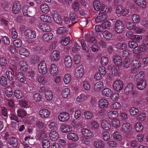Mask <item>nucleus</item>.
Masks as SVG:
<instances>
[{
    "instance_id": "a878e982",
    "label": "nucleus",
    "mask_w": 148,
    "mask_h": 148,
    "mask_svg": "<svg viewBox=\"0 0 148 148\" xmlns=\"http://www.w3.org/2000/svg\"><path fill=\"white\" fill-rule=\"evenodd\" d=\"M144 77V72L143 71H141L138 74L135 76V79L137 82L144 80L143 79Z\"/></svg>"
},
{
    "instance_id": "f257e3e1",
    "label": "nucleus",
    "mask_w": 148,
    "mask_h": 148,
    "mask_svg": "<svg viewBox=\"0 0 148 148\" xmlns=\"http://www.w3.org/2000/svg\"><path fill=\"white\" fill-rule=\"evenodd\" d=\"M125 27L120 21H116L114 28V31L118 33H121L124 30Z\"/></svg>"
},
{
    "instance_id": "a18cd8bd",
    "label": "nucleus",
    "mask_w": 148,
    "mask_h": 148,
    "mask_svg": "<svg viewBox=\"0 0 148 148\" xmlns=\"http://www.w3.org/2000/svg\"><path fill=\"white\" fill-rule=\"evenodd\" d=\"M70 91L69 88H66L63 89L62 91V97L64 98H66L69 95Z\"/></svg>"
},
{
    "instance_id": "39448f33",
    "label": "nucleus",
    "mask_w": 148,
    "mask_h": 148,
    "mask_svg": "<svg viewBox=\"0 0 148 148\" xmlns=\"http://www.w3.org/2000/svg\"><path fill=\"white\" fill-rule=\"evenodd\" d=\"M60 52L57 50L53 51L50 56V59L52 61H57L60 58Z\"/></svg>"
},
{
    "instance_id": "cd10ccee",
    "label": "nucleus",
    "mask_w": 148,
    "mask_h": 148,
    "mask_svg": "<svg viewBox=\"0 0 148 148\" xmlns=\"http://www.w3.org/2000/svg\"><path fill=\"white\" fill-rule=\"evenodd\" d=\"M133 84L132 83H130L129 84L125 87L124 91L127 94L131 93L133 90Z\"/></svg>"
},
{
    "instance_id": "f8f14e48",
    "label": "nucleus",
    "mask_w": 148,
    "mask_h": 148,
    "mask_svg": "<svg viewBox=\"0 0 148 148\" xmlns=\"http://www.w3.org/2000/svg\"><path fill=\"white\" fill-rule=\"evenodd\" d=\"M40 116L43 118H47L50 114V112L48 110L43 109L40 110L39 112Z\"/></svg>"
},
{
    "instance_id": "4d7b16f0",
    "label": "nucleus",
    "mask_w": 148,
    "mask_h": 148,
    "mask_svg": "<svg viewBox=\"0 0 148 148\" xmlns=\"http://www.w3.org/2000/svg\"><path fill=\"white\" fill-rule=\"evenodd\" d=\"M130 111L131 115L135 116L138 112L139 110L137 108L133 107L131 108Z\"/></svg>"
},
{
    "instance_id": "2f4dec72",
    "label": "nucleus",
    "mask_w": 148,
    "mask_h": 148,
    "mask_svg": "<svg viewBox=\"0 0 148 148\" xmlns=\"http://www.w3.org/2000/svg\"><path fill=\"white\" fill-rule=\"evenodd\" d=\"M40 8L42 12L45 14L47 13L49 11V6L46 4H41L40 6Z\"/></svg>"
},
{
    "instance_id": "6e6552de",
    "label": "nucleus",
    "mask_w": 148,
    "mask_h": 148,
    "mask_svg": "<svg viewBox=\"0 0 148 148\" xmlns=\"http://www.w3.org/2000/svg\"><path fill=\"white\" fill-rule=\"evenodd\" d=\"M38 27L43 32H49L51 30L50 27L48 24L42 23H39Z\"/></svg>"
},
{
    "instance_id": "6e6d98bb",
    "label": "nucleus",
    "mask_w": 148,
    "mask_h": 148,
    "mask_svg": "<svg viewBox=\"0 0 148 148\" xmlns=\"http://www.w3.org/2000/svg\"><path fill=\"white\" fill-rule=\"evenodd\" d=\"M120 121L117 119H114L112 122V126L115 128H117L120 125Z\"/></svg>"
},
{
    "instance_id": "bb28decb",
    "label": "nucleus",
    "mask_w": 148,
    "mask_h": 148,
    "mask_svg": "<svg viewBox=\"0 0 148 148\" xmlns=\"http://www.w3.org/2000/svg\"><path fill=\"white\" fill-rule=\"evenodd\" d=\"M68 30L66 28L64 27H60L57 30V33L59 34H63L64 37L67 34Z\"/></svg>"
},
{
    "instance_id": "20e7f679",
    "label": "nucleus",
    "mask_w": 148,
    "mask_h": 148,
    "mask_svg": "<svg viewBox=\"0 0 148 148\" xmlns=\"http://www.w3.org/2000/svg\"><path fill=\"white\" fill-rule=\"evenodd\" d=\"M38 70L39 73L42 75L45 74L47 72V69L45 62H41L38 65Z\"/></svg>"
},
{
    "instance_id": "5fc2aeb1",
    "label": "nucleus",
    "mask_w": 148,
    "mask_h": 148,
    "mask_svg": "<svg viewBox=\"0 0 148 148\" xmlns=\"http://www.w3.org/2000/svg\"><path fill=\"white\" fill-rule=\"evenodd\" d=\"M128 45L129 47L130 48H134L138 46V44L137 42L134 41H130L129 42Z\"/></svg>"
},
{
    "instance_id": "9b49d317",
    "label": "nucleus",
    "mask_w": 148,
    "mask_h": 148,
    "mask_svg": "<svg viewBox=\"0 0 148 148\" xmlns=\"http://www.w3.org/2000/svg\"><path fill=\"white\" fill-rule=\"evenodd\" d=\"M21 9L20 4L18 1L14 3L12 7V12L14 14L18 13Z\"/></svg>"
},
{
    "instance_id": "13d9d810",
    "label": "nucleus",
    "mask_w": 148,
    "mask_h": 148,
    "mask_svg": "<svg viewBox=\"0 0 148 148\" xmlns=\"http://www.w3.org/2000/svg\"><path fill=\"white\" fill-rule=\"evenodd\" d=\"M111 23L108 21H105L101 24V25L102 26L103 29H106L109 28L111 26Z\"/></svg>"
},
{
    "instance_id": "e2e57ef3",
    "label": "nucleus",
    "mask_w": 148,
    "mask_h": 148,
    "mask_svg": "<svg viewBox=\"0 0 148 148\" xmlns=\"http://www.w3.org/2000/svg\"><path fill=\"white\" fill-rule=\"evenodd\" d=\"M132 18L133 21L136 23L139 22L140 21V17L138 15L134 14L132 16Z\"/></svg>"
},
{
    "instance_id": "a19ab883",
    "label": "nucleus",
    "mask_w": 148,
    "mask_h": 148,
    "mask_svg": "<svg viewBox=\"0 0 148 148\" xmlns=\"http://www.w3.org/2000/svg\"><path fill=\"white\" fill-rule=\"evenodd\" d=\"M138 5L143 8H145L146 3L144 0H134Z\"/></svg>"
},
{
    "instance_id": "f704fd0d",
    "label": "nucleus",
    "mask_w": 148,
    "mask_h": 148,
    "mask_svg": "<svg viewBox=\"0 0 148 148\" xmlns=\"http://www.w3.org/2000/svg\"><path fill=\"white\" fill-rule=\"evenodd\" d=\"M94 9L96 11L99 10L101 6V2L97 0H95L93 3Z\"/></svg>"
},
{
    "instance_id": "423d86ee",
    "label": "nucleus",
    "mask_w": 148,
    "mask_h": 148,
    "mask_svg": "<svg viewBox=\"0 0 148 148\" xmlns=\"http://www.w3.org/2000/svg\"><path fill=\"white\" fill-rule=\"evenodd\" d=\"M83 67L82 66L80 65L75 69V75L77 78H81L82 77L83 72Z\"/></svg>"
},
{
    "instance_id": "338daca9",
    "label": "nucleus",
    "mask_w": 148,
    "mask_h": 148,
    "mask_svg": "<svg viewBox=\"0 0 148 148\" xmlns=\"http://www.w3.org/2000/svg\"><path fill=\"white\" fill-rule=\"evenodd\" d=\"M91 127L94 130L98 129L99 127V124L95 121H92L91 123Z\"/></svg>"
},
{
    "instance_id": "c03bdc74",
    "label": "nucleus",
    "mask_w": 148,
    "mask_h": 148,
    "mask_svg": "<svg viewBox=\"0 0 148 148\" xmlns=\"http://www.w3.org/2000/svg\"><path fill=\"white\" fill-rule=\"evenodd\" d=\"M45 97L48 100H51L53 97V95L51 91L50 90H47L45 91Z\"/></svg>"
},
{
    "instance_id": "864d4df0",
    "label": "nucleus",
    "mask_w": 148,
    "mask_h": 148,
    "mask_svg": "<svg viewBox=\"0 0 148 148\" xmlns=\"http://www.w3.org/2000/svg\"><path fill=\"white\" fill-rule=\"evenodd\" d=\"M130 60L129 58H125L123 62L124 67L126 68L129 67L130 66Z\"/></svg>"
},
{
    "instance_id": "0e129e2a",
    "label": "nucleus",
    "mask_w": 148,
    "mask_h": 148,
    "mask_svg": "<svg viewBox=\"0 0 148 148\" xmlns=\"http://www.w3.org/2000/svg\"><path fill=\"white\" fill-rule=\"evenodd\" d=\"M13 44L16 47H20L22 45V42L19 39H17L13 41Z\"/></svg>"
},
{
    "instance_id": "8fccbe9b",
    "label": "nucleus",
    "mask_w": 148,
    "mask_h": 148,
    "mask_svg": "<svg viewBox=\"0 0 148 148\" xmlns=\"http://www.w3.org/2000/svg\"><path fill=\"white\" fill-rule=\"evenodd\" d=\"M14 95L17 98L21 99L23 96V95L21 91L18 90H16L14 92Z\"/></svg>"
},
{
    "instance_id": "412c9836",
    "label": "nucleus",
    "mask_w": 148,
    "mask_h": 148,
    "mask_svg": "<svg viewBox=\"0 0 148 148\" xmlns=\"http://www.w3.org/2000/svg\"><path fill=\"white\" fill-rule=\"evenodd\" d=\"M49 136L50 139L53 141L56 140L59 137L58 133L54 131H52L49 133Z\"/></svg>"
},
{
    "instance_id": "b1692460",
    "label": "nucleus",
    "mask_w": 148,
    "mask_h": 148,
    "mask_svg": "<svg viewBox=\"0 0 148 148\" xmlns=\"http://www.w3.org/2000/svg\"><path fill=\"white\" fill-rule=\"evenodd\" d=\"M20 69L23 71H26L27 69V64L26 62L24 60L20 61L19 63Z\"/></svg>"
},
{
    "instance_id": "69168bd1",
    "label": "nucleus",
    "mask_w": 148,
    "mask_h": 148,
    "mask_svg": "<svg viewBox=\"0 0 148 148\" xmlns=\"http://www.w3.org/2000/svg\"><path fill=\"white\" fill-rule=\"evenodd\" d=\"M113 138L115 139L119 140H121V136L119 132H114L113 134Z\"/></svg>"
},
{
    "instance_id": "de8ad7c7",
    "label": "nucleus",
    "mask_w": 148,
    "mask_h": 148,
    "mask_svg": "<svg viewBox=\"0 0 148 148\" xmlns=\"http://www.w3.org/2000/svg\"><path fill=\"white\" fill-rule=\"evenodd\" d=\"M5 93L8 97H10L12 96L13 92L11 87L8 86L5 88Z\"/></svg>"
},
{
    "instance_id": "ea45409f",
    "label": "nucleus",
    "mask_w": 148,
    "mask_h": 148,
    "mask_svg": "<svg viewBox=\"0 0 148 148\" xmlns=\"http://www.w3.org/2000/svg\"><path fill=\"white\" fill-rule=\"evenodd\" d=\"M102 95L105 96L110 97L112 95L111 90L108 88H106L103 89L102 91Z\"/></svg>"
},
{
    "instance_id": "680f3d73",
    "label": "nucleus",
    "mask_w": 148,
    "mask_h": 148,
    "mask_svg": "<svg viewBox=\"0 0 148 148\" xmlns=\"http://www.w3.org/2000/svg\"><path fill=\"white\" fill-rule=\"evenodd\" d=\"M22 12L24 16L26 17H31L32 14L28 11L26 8H24L22 10Z\"/></svg>"
},
{
    "instance_id": "7ed1b4c3",
    "label": "nucleus",
    "mask_w": 148,
    "mask_h": 148,
    "mask_svg": "<svg viewBox=\"0 0 148 148\" xmlns=\"http://www.w3.org/2000/svg\"><path fill=\"white\" fill-rule=\"evenodd\" d=\"M25 38L29 39H32L36 36V32L34 31L28 29H26L24 33Z\"/></svg>"
},
{
    "instance_id": "09e8293b",
    "label": "nucleus",
    "mask_w": 148,
    "mask_h": 148,
    "mask_svg": "<svg viewBox=\"0 0 148 148\" xmlns=\"http://www.w3.org/2000/svg\"><path fill=\"white\" fill-rule=\"evenodd\" d=\"M6 74L8 78L10 80H12L14 77V72H12L9 71H7L6 72Z\"/></svg>"
},
{
    "instance_id": "c756f323",
    "label": "nucleus",
    "mask_w": 148,
    "mask_h": 148,
    "mask_svg": "<svg viewBox=\"0 0 148 148\" xmlns=\"http://www.w3.org/2000/svg\"><path fill=\"white\" fill-rule=\"evenodd\" d=\"M19 54L21 55H23L26 57L28 56L29 54V51L26 49L24 48H21L19 51Z\"/></svg>"
},
{
    "instance_id": "a211bd4d",
    "label": "nucleus",
    "mask_w": 148,
    "mask_h": 148,
    "mask_svg": "<svg viewBox=\"0 0 148 148\" xmlns=\"http://www.w3.org/2000/svg\"><path fill=\"white\" fill-rule=\"evenodd\" d=\"M58 72V69L57 66L54 64H51L50 70L51 74L53 76H56Z\"/></svg>"
},
{
    "instance_id": "79ce46f5",
    "label": "nucleus",
    "mask_w": 148,
    "mask_h": 148,
    "mask_svg": "<svg viewBox=\"0 0 148 148\" xmlns=\"http://www.w3.org/2000/svg\"><path fill=\"white\" fill-rule=\"evenodd\" d=\"M119 66L114 65L113 66L111 69L112 73L115 75H117L118 74L119 71Z\"/></svg>"
},
{
    "instance_id": "473e14b6",
    "label": "nucleus",
    "mask_w": 148,
    "mask_h": 148,
    "mask_svg": "<svg viewBox=\"0 0 148 148\" xmlns=\"http://www.w3.org/2000/svg\"><path fill=\"white\" fill-rule=\"evenodd\" d=\"M17 113L18 116L22 118H25L26 115V112L22 109H18L17 111Z\"/></svg>"
},
{
    "instance_id": "603ef678",
    "label": "nucleus",
    "mask_w": 148,
    "mask_h": 148,
    "mask_svg": "<svg viewBox=\"0 0 148 148\" xmlns=\"http://www.w3.org/2000/svg\"><path fill=\"white\" fill-rule=\"evenodd\" d=\"M143 126L140 123H137L135 127V129L138 132L141 131L143 130Z\"/></svg>"
},
{
    "instance_id": "6ab92c4d",
    "label": "nucleus",
    "mask_w": 148,
    "mask_h": 148,
    "mask_svg": "<svg viewBox=\"0 0 148 148\" xmlns=\"http://www.w3.org/2000/svg\"><path fill=\"white\" fill-rule=\"evenodd\" d=\"M94 146L95 148H103L105 145L103 141L101 140H97L93 142Z\"/></svg>"
},
{
    "instance_id": "bf43d9fd",
    "label": "nucleus",
    "mask_w": 148,
    "mask_h": 148,
    "mask_svg": "<svg viewBox=\"0 0 148 148\" xmlns=\"http://www.w3.org/2000/svg\"><path fill=\"white\" fill-rule=\"evenodd\" d=\"M84 114L85 118L87 119H90L93 116L92 114L89 111L85 112Z\"/></svg>"
},
{
    "instance_id": "c85d7f7f",
    "label": "nucleus",
    "mask_w": 148,
    "mask_h": 148,
    "mask_svg": "<svg viewBox=\"0 0 148 148\" xmlns=\"http://www.w3.org/2000/svg\"><path fill=\"white\" fill-rule=\"evenodd\" d=\"M40 18L42 21L44 22L49 23H51V17L45 14L41 15Z\"/></svg>"
},
{
    "instance_id": "49530a36",
    "label": "nucleus",
    "mask_w": 148,
    "mask_h": 148,
    "mask_svg": "<svg viewBox=\"0 0 148 148\" xmlns=\"http://www.w3.org/2000/svg\"><path fill=\"white\" fill-rule=\"evenodd\" d=\"M42 146L43 148H49L50 146L49 140L47 139L43 140L42 141Z\"/></svg>"
},
{
    "instance_id": "3c124183",
    "label": "nucleus",
    "mask_w": 148,
    "mask_h": 148,
    "mask_svg": "<svg viewBox=\"0 0 148 148\" xmlns=\"http://www.w3.org/2000/svg\"><path fill=\"white\" fill-rule=\"evenodd\" d=\"M102 34L103 37L107 39H110L112 37V35L108 31H105L103 32Z\"/></svg>"
},
{
    "instance_id": "4c0bfd02",
    "label": "nucleus",
    "mask_w": 148,
    "mask_h": 148,
    "mask_svg": "<svg viewBox=\"0 0 148 148\" xmlns=\"http://www.w3.org/2000/svg\"><path fill=\"white\" fill-rule=\"evenodd\" d=\"M0 84L3 87L6 86L7 85V79L3 76H1L0 77Z\"/></svg>"
},
{
    "instance_id": "f3484780",
    "label": "nucleus",
    "mask_w": 148,
    "mask_h": 148,
    "mask_svg": "<svg viewBox=\"0 0 148 148\" xmlns=\"http://www.w3.org/2000/svg\"><path fill=\"white\" fill-rule=\"evenodd\" d=\"M108 102L107 100L104 99H101L99 101V105L100 108L101 109H104L108 106Z\"/></svg>"
},
{
    "instance_id": "9d476101",
    "label": "nucleus",
    "mask_w": 148,
    "mask_h": 148,
    "mask_svg": "<svg viewBox=\"0 0 148 148\" xmlns=\"http://www.w3.org/2000/svg\"><path fill=\"white\" fill-rule=\"evenodd\" d=\"M113 60L114 63L117 66H122V62L121 58L120 56L115 55L113 57Z\"/></svg>"
},
{
    "instance_id": "0eeeda50",
    "label": "nucleus",
    "mask_w": 148,
    "mask_h": 148,
    "mask_svg": "<svg viewBox=\"0 0 148 148\" xmlns=\"http://www.w3.org/2000/svg\"><path fill=\"white\" fill-rule=\"evenodd\" d=\"M121 129L123 132L127 134L131 132L132 126L129 123H125L122 125Z\"/></svg>"
},
{
    "instance_id": "dca6fc26",
    "label": "nucleus",
    "mask_w": 148,
    "mask_h": 148,
    "mask_svg": "<svg viewBox=\"0 0 148 148\" xmlns=\"http://www.w3.org/2000/svg\"><path fill=\"white\" fill-rule=\"evenodd\" d=\"M67 137L68 139L74 141H76L79 139L77 135L75 133H69L67 135Z\"/></svg>"
},
{
    "instance_id": "2eb2a0df",
    "label": "nucleus",
    "mask_w": 148,
    "mask_h": 148,
    "mask_svg": "<svg viewBox=\"0 0 148 148\" xmlns=\"http://www.w3.org/2000/svg\"><path fill=\"white\" fill-rule=\"evenodd\" d=\"M53 37L51 33H48L44 34L42 37V40L44 42H47L51 40Z\"/></svg>"
},
{
    "instance_id": "393cba45",
    "label": "nucleus",
    "mask_w": 148,
    "mask_h": 148,
    "mask_svg": "<svg viewBox=\"0 0 148 148\" xmlns=\"http://www.w3.org/2000/svg\"><path fill=\"white\" fill-rule=\"evenodd\" d=\"M137 86L138 89L140 90L144 89L146 86V81L145 80H141L137 82Z\"/></svg>"
},
{
    "instance_id": "aec40b11",
    "label": "nucleus",
    "mask_w": 148,
    "mask_h": 148,
    "mask_svg": "<svg viewBox=\"0 0 148 148\" xmlns=\"http://www.w3.org/2000/svg\"><path fill=\"white\" fill-rule=\"evenodd\" d=\"M81 133L84 136L88 137H92L94 136L93 133L90 130L87 129H82Z\"/></svg>"
},
{
    "instance_id": "72a5a7b5",
    "label": "nucleus",
    "mask_w": 148,
    "mask_h": 148,
    "mask_svg": "<svg viewBox=\"0 0 148 148\" xmlns=\"http://www.w3.org/2000/svg\"><path fill=\"white\" fill-rule=\"evenodd\" d=\"M103 87V83L102 82H100L96 83L94 86V89L96 91H99Z\"/></svg>"
},
{
    "instance_id": "58836bf2",
    "label": "nucleus",
    "mask_w": 148,
    "mask_h": 148,
    "mask_svg": "<svg viewBox=\"0 0 148 148\" xmlns=\"http://www.w3.org/2000/svg\"><path fill=\"white\" fill-rule=\"evenodd\" d=\"M108 115L109 118H114L118 116V113L116 111H111L108 112Z\"/></svg>"
},
{
    "instance_id": "37998d69",
    "label": "nucleus",
    "mask_w": 148,
    "mask_h": 148,
    "mask_svg": "<svg viewBox=\"0 0 148 148\" xmlns=\"http://www.w3.org/2000/svg\"><path fill=\"white\" fill-rule=\"evenodd\" d=\"M132 64L133 67L139 68L141 66V63L138 60L134 59L132 62Z\"/></svg>"
},
{
    "instance_id": "e433bc0d",
    "label": "nucleus",
    "mask_w": 148,
    "mask_h": 148,
    "mask_svg": "<svg viewBox=\"0 0 148 148\" xmlns=\"http://www.w3.org/2000/svg\"><path fill=\"white\" fill-rule=\"evenodd\" d=\"M53 18L55 21L58 24H61L62 21L60 16L57 13H55L53 16Z\"/></svg>"
},
{
    "instance_id": "5701e85b",
    "label": "nucleus",
    "mask_w": 148,
    "mask_h": 148,
    "mask_svg": "<svg viewBox=\"0 0 148 148\" xmlns=\"http://www.w3.org/2000/svg\"><path fill=\"white\" fill-rule=\"evenodd\" d=\"M65 66L67 67H70L72 65V60L71 57L69 56H66L64 60Z\"/></svg>"
},
{
    "instance_id": "f03ea898",
    "label": "nucleus",
    "mask_w": 148,
    "mask_h": 148,
    "mask_svg": "<svg viewBox=\"0 0 148 148\" xmlns=\"http://www.w3.org/2000/svg\"><path fill=\"white\" fill-rule=\"evenodd\" d=\"M123 86V82L120 80H115L113 84V88L117 91H119L122 89Z\"/></svg>"
},
{
    "instance_id": "c9c22d12",
    "label": "nucleus",
    "mask_w": 148,
    "mask_h": 148,
    "mask_svg": "<svg viewBox=\"0 0 148 148\" xmlns=\"http://www.w3.org/2000/svg\"><path fill=\"white\" fill-rule=\"evenodd\" d=\"M18 80L21 82H24L26 79V78L22 73L19 72L17 75Z\"/></svg>"
},
{
    "instance_id": "052dcab7",
    "label": "nucleus",
    "mask_w": 148,
    "mask_h": 148,
    "mask_svg": "<svg viewBox=\"0 0 148 148\" xmlns=\"http://www.w3.org/2000/svg\"><path fill=\"white\" fill-rule=\"evenodd\" d=\"M71 77L70 75L68 74H66L65 75L64 77V81L66 84H69L71 80Z\"/></svg>"
},
{
    "instance_id": "4468645a",
    "label": "nucleus",
    "mask_w": 148,
    "mask_h": 148,
    "mask_svg": "<svg viewBox=\"0 0 148 148\" xmlns=\"http://www.w3.org/2000/svg\"><path fill=\"white\" fill-rule=\"evenodd\" d=\"M60 129L62 132L65 133L71 132L72 130V127L68 125H64L61 126Z\"/></svg>"
},
{
    "instance_id": "ddd939ff",
    "label": "nucleus",
    "mask_w": 148,
    "mask_h": 148,
    "mask_svg": "<svg viewBox=\"0 0 148 148\" xmlns=\"http://www.w3.org/2000/svg\"><path fill=\"white\" fill-rule=\"evenodd\" d=\"M101 126L104 130H108L111 127L110 122L108 121L103 120L101 122Z\"/></svg>"
},
{
    "instance_id": "4be33fe9",
    "label": "nucleus",
    "mask_w": 148,
    "mask_h": 148,
    "mask_svg": "<svg viewBox=\"0 0 148 148\" xmlns=\"http://www.w3.org/2000/svg\"><path fill=\"white\" fill-rule=\"evenodd\" d=\"M8 142L10 145H12L14 147H16L18 144L17 140L14 137L10 138Z\"/></svg>"
},
{
    "instance_id": "7c9ffc66",
    "label": "nucleus",
    "mask_w": 148,
    "mask_h": 148,
    "mask_svg": "<svg viewBox=\"0 0 148 148\" xmlns=\"http://www.w3.org/2000/svg\"><path fill=\"white\" fill-rule=\"evenodd\" d=\"M108 17L107 14L104 13L98 16H97L95 19V21L97 22H99L105 20Z\"/></svg>"
},
{
    "instance_id": "774afa93",
    "label": "nucleus",
    "mask_w": 148,
    "mask_h": 148,
    "mask_svg": "<svg viewBox=\"0 0 148 148\" xmlns=\"http://www.w3.org/2000/svg\"><path fill=\"white\" fill-rule=\"evenodd\" d=\"M146 117V115L144 113H142L139 114L137 116V119L139 121L144 120Z\"/></svg>"
},
{
    "instance_id": "1a4fd4ad",
    "label": "nucleus",
    "mask_w": 148,
    "mask_h": 148,
    "mask_svg": "<svg viewBox=\"0 0 148 148\" xmlns=\"http://www.w3.org/2000/svg\"><path fill=\"white\" fill-rule=\"evenodd\" d=\"M70 115L67 112H63L61 113L58 116L59 120L62 122L66 121L69 119Z\"/></svg>"
}]
</instances>
